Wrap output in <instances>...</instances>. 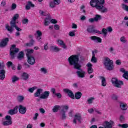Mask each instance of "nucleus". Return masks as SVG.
<instances>
[{
  "label": "nucleus",
  "mask_w": 128,
  "mask_h": 128,
  "mask_svg": "<svg viewBox=\"0 0 128 128\" xmlns=\"http://www.w3.org/2000/svg\"><path fill=\"white\" fill-rule=\"evenodd\" d=\"M86 66H87V72L88 74H92V72H94V68H92V64L88 62L86 65Z\"/></svg>",
  "instance_id": "f8f14e48"
},
{
  "label": "nucleus",
  "mask_w": 128,
  "mask_h": 128,
  "mask_svg": "<svg viewBox=\"0 0 128 128\" xmlns=\"http://www.w3.org/2000/svg\"><path fill=\"white\" fill-rule=\"evenodd\" d=\"M53 2L55 3L56 4L58 5L60 4V0H54Z\"/></svg>",
  "instance_id": "864d4df0"
},
{
  "label": "nucleus",
  "mask_w": 128,
  "mask_h": 128,
  "mask_svg": "<svg viewBox=\"0 0 128 128\" xmlns=\"http://www.w3.org/2000/svg\"><path fill=\"white\" fill-rule=\"evenodd\" d=\"M60 109L62 110V106L56 105L54 106V108H52V112H56L58 110H60Z\"/></svg>",
  "instance_id": "cd10ccee"
},
{
  "label": "nucleus",
  "mask_w": 128,
  "mask_h": 128,
  "mask_svg": "<svg viewBox=\"0 0 128 128\" xmlns=\"http://www.w3.org/2000/svg\"><path fill=\"white\" fill-rule=\"evenodd\" d=\"M100 80H102V86H106V78L104 77L100 76Z\"/></svg>",
  "instance_id": "c756f323"
},
{
  "label": "nucleus",
  "mask_w": 128,
  "mask_h": 128,
  "mask_svg": "<svg viewBox=\"0 0 128 128\" xmlns=\"http://www.w3.org/2000/svg\"><path fill=\"white\" fill-rule=\"evenodd\" d=\"M30 6L34 8V4H32V2H28L26 6V10H30Z\"/></svg>",
  "instance_id": "bb28decb"
},
{
  "label": "nucleus",
  "mask_w": 128,
  "mask_h": 128,
  "mask_svg": "<svg viewBox=\"0 0 128 128\" xmlns=\"http://www.w3.org/2000/svg\"><path fill=\"white\" fill-rule=\"evenodd\" d=\"M52 18L50 17V16H48V17L46 18L44 20V25L46 26H48Z\"/></svg>",
  "instance_id": "b1692460"
},
{
  "label": "nucleus",
  "mask_w": 128,
  "mask_h": 128,
  "mask_svg": "<svg viewBox=\"0 0 128 128\" xmlns=\"http://www.w3.org/2000/svg\"><path fill=\"white\" fill-rule=\"evenodd\" d=\"M5 120L6 121L4 122H2L3 126H11V124H12V116H5Z\"/></svg>",
  "instance_id": "1a4fd4ad"
},
{
  "label": "nucleus",
  "mask_w": 128,
  "mask_h": 128,
  "mask_svg": "<svg viewBox=\"0 0 128 128\" xmlns=\"http://www.w3.org/2000/svg\"><path fill=\"white\" fill-rule=\"evenodd\" d=\"M78 56L76 54H73L68 58L69 64L73 66L76 70H78V71L76 72L77 76L79 78H82L86 76V72L80 69L82 66L78 63Z\"/></svg>",
  "instance_id": "f257e3e1"
},
{
  "label": "nucleus",
  "mask_w": 128,
  "mask_h": 128,
  "mask_svg": "<svg viewBox=\"0 0 128 128\" xmlns=\"http://www.w3.org/2000/svg\"><path fill=\"white\" fill-rule=\"evenodd\" d=\"M8 38H6L4 39L0 42V48H4L6 46V44H8Z\"/></svg>",
  "instance_id": "aec40b11"
},
{
  "label": "nucleus",
  "mask_w": 128,
  "mask_h": 128,
  "mask_svg": "<svg viewBox=\"0 0 128 128\" xmlns=\"http://www.w3.org/2000/svg\"><path fill=\"white\" fill-rule=\"evenodd\" d=\"M69 36H74L75 34H74V32H70L69 33Z\"/></svg>",
  "instance_id": "e2e57ef3"
},
{
  "label": "nucleus",
  "mask_w": 128,
  "mask_h": 128,
  "mask_svg": "<svg viewBox=\"0 0 128 128\" xmlns=\"http://www.w3.org/2000/svg\"><path fill=\"white\" fill-rule=\"evenodd\" d=\"M19 15L18 14H15L12 18V20L10 22V26H12V24H16V20L18 18Z\"/></svg>",
  "instance_id": "f3484780"
},
{
  "label": "nucleus",
  "mask_w": 128,
  "mask_h": 128,
  "mask_svg": "<svg viewBox=\"0 0 128 128\" xmlns=\"http://www.w3.org/2000/svg\"><path fill=\"white\" fill-rule=\"evenodd\" d=\"M20 80V78L16 76H13L12 77V82H18Z\"/></svg>",
  "instance_id": "e433bc0d"
},
{
  "label": "nucleus",
  "mask_w": 128,
  "mask_h": 128,
  "mask_svg": "<svg viewBox=\"0 0 128 128\" xmlns=\"http://www.w3.org/2000/svg\"><path fill=\"white\" fill-rule=\"evenodd\" d=\"M104 65L105 68L108 70H114V62L112 60H110V58L106 57L104 60Z\"/></svg>",
  "instance_id": "f03ea898"
},
{
  "label": "nucleus",
  "mask_w": 128,
  "mask_h": 128,
  "mask_svg": "<svg viewBox=\"0 0 128 128\" xmlns=\"http://www.w3.org/2000/svg\"><path fill=\"white\" fill-rule=\"evenodd\" d=\"M17 99H18V102H22V100H24V96H18Z\"/></svg>",
  "instance_id": "4c0bfd02"
},
{
  "label": "nucleus",
  "mask_w": 128,
  "mask_h": 128,
  "mask_svg": "<svg viewBox=\"0 0 128 128\" xmlns=\"http://www.w3.org/2000/svg\"><path fill=\"white\" fill-rule=\"evenodd\" d=\"M118 126L122 128H128V124H119Z\"/></svg>",
  "instance_id": "c03bdc74"
},
{
  "label": "nucleus",
  "mask_w": 128,
  "mask_h": 128,
  "mask_svg": "<svg viewBox=\"0 0 128 128\" xmlns=\"http://www.w3.org/2000/svg\"><path fill=\"white\" fill-rule=\"evenodd\" d=\"M50 48L52 52H58L60 50V48L56 46H51Z\"/></svg>",
  "instance_id": "4be33fe9"
},
{
  "label": "nucleus",
  "mask_w": 128,
  "mask_h": 128,
  "mask_svg": "<svg viewBox=\"0 0 128 128\" xmlns=\"http://www.w3.org/2000/svg\"><path fill=\"white\" fill-rule=\"evenodd\" d=\"M93 32H95L96 34H102V32L101 31H100L98 30H94Z\"/></svg>",
  "instance_id": "3c124183"
},
{
  "label": "nucleus",
  "mask_w": 128,
  "mask_h": 128,
  "mask_svg": "<svg viewBox=\"0 0 128 128\" xmlns=\"http://www.w3.org/2000/svg\"><path fill=\"white\" fill-rule=\"evenodd\" d=\"M94 100V98H92V97H91L90 98H89L88 100H87V102L88 104H92Z\"/></svg>",
  "instance_id": "79ce46f5"
},
{
  "label": "nucleus",
  "mask_w": 128,
  "mask_h": 128,
  "mask_svg": "<svg viewBox=\"0 0 128 128\" xmlns=\"http://www.w3.org/2000/svg\"><path fill=\"white\" fill-rule=\"evenodd\" d=\"M34 40H32L30 42L26 44V46H34Z\"/></svg>",
  "instance_id": "58836bf2"
},
{
  "label": "nucleus",
  "mask_w": 128,
  "mask_h": 128,
  "mask_svg": "<svg viewBox=\"0 0 128 128\" xmlns=\"http://www.w3.org/2000/svg\"><path fill=\"white\" fill-rule=\"evenodd\" d=\"M58 42L59 44V46H62L64 43V41H62V40H58Z\"/></svg>",
  "instance_id": "4d7b16f0"
},
{
  "label": "nucleus",
  "mask_w": 128,
  "mask_h": 128,
  "mask_svg": "<svg viewBox=\"0 0 128 128\" xmlns=\"http://www.w3.org/2000/svg\"><path fill=\"white\" fill-rule=\"evenodd\" d=\"M18 106H16L14 109L10 110L8 112V114L12 116V114H16L18 112Z\"/></svg>",
  "instance_id": "a211bd4d"
},
{
  "label": "nucleus",
  "mask_w": 128,
  "mask_h": 128,
  "mask_svg": "<svg viewBox=\"0 0 128 128\" xmlns=\"http://www.w3.org/2000/svg\"><path fill=\"white\" fill-rule=\"evenodd\" d=\"M16 4H12V10H16Z\"/></svg>",
  "instance_id": "052dcab7"
},
{
  "label": "nucleus",
  "mask_w": 128,
  "mask_h": 128,
  "mask_svg": "<svg viewBox=\"0 0 128 128\" xmlns=\"http://www.w3.org/2000/svg\"><path fill=\"white\" fill-rule=\"evenodd\" d=\"M91 62H94V64H96V62H98V60L96 58V55L94 54V51L92 52V58L91 59Z\"/></svg>",
  "instance_id": "7c9ffc66"
},
{
  "label": "nucleus",
  "mask_w": 128,
  "mask_h": 128,
  "mask_svg": "<svg viewBox=\"0 0 128 128\" xmlns=\"http://www.w3.org/2000/svg\"><path fill=\"white\" fill-rule=\"evenodd\" d=\"M82 115L80 114H76L74 115L73 120L74 124H76V122H78L79 124H82Z\"/></svg>",
  "instance_id": "9d476101"
},
{
  "label": "nucleus",
  "mask_w": 128,
  "mask_h": 128,
  "mask_svg": "<svg viewBox=\"0 0 128 128\" xmlns=\"http://www.w3.org/2000/svg\"><path fill=\"white\" fill-rule=\"evenodd\" d=\"M28 62L29 64L34 65L36 63V59L34 56H28Z\"/></svg>",
  "instance_id": "4468645a"
},
{
  "label": "nucleus",
  "mask_w": 128,
  "mask_h": 128,
  "mask_svg": "<svg viewBox=\"0 0 128 128\" xmlns=\"http://www.w3.org/2000/svg\"><path fill=\"white\" fill-rule=\"evenodd\" d=\"M120 40L122 42H123L124 44L126 43L127 42L126 40V37L124 36L120 38Z\"/></svg>",
  "instance_id": "a18cd8bd"
},
{
  "label": "nucleus",
  "mask_w": 128,
  "mask_h": 128,
  "mask_svg": "<svg viewBox=\"0 0 128 128\" xmlns=\"http://www.w3.org/2000/svg\"><path fill=\"white\" fill-rule=\"evenodd\" d=\"M56 3H54V1H51L50 3L49 6L51 8H54L56 6Z\"/></svg>",
  "instance_id": "c9c22d12"
},
{
  "label": "nucleus",
  "mask_w": 128,
  "mask_h": 128,
  "mask_svg": "<svg viewBox=\"0 0 128 128\" xmlns=\"http://www.w3.org/2000/svg\"><path fill=\"white\" fill-rule=\"evenodd\" d=\"M120 122H124V116H122V115H121L120 116Z\"/></svg>",
  "instance_id": "bf43d9fd"
},
{
  "label": "nucleus",
  "mask_w": 128,
  "mask_h": 128,
  "mask_svg": "<svg viewBox=\"0 0 128 128\" xmlns=\"http://www.w3.org/2000/svg\"><path fill=\"white\" fill-rule=\"evenodd\" d=\"M40 72L44 74H48V70L46 68H40Z\"/></svg>",
  "instance_id": "f704fd0d"
},
{
  "label": "nucleus",
  "mask_w": 128,
  "mask_h": 128,
  "mask_svg": "<svg viewBox=\"0 0 128 128\" xmlns=\"http://www.w3.org/2000/svg\"><path fill=\"white\" fill-rule=\"evenodd\" d=\"M102 34H103L104 36H106V34H108V30L106 28H104L102 30Z\"/></svg>",
  "instance_id": "ea45409f"
},
{
  "label": "nucleus",
  "mask_w": 128,
  "mask_h": 128,
  "mask_svg": "<svg viewBox=\"0 0 128 128\" xmlns=\"http://www.w3.org/2000/svg\"><path fill=\"white\" fill-rule=\"evenodd\" d=\"M54 30H60V26H58V24H56L54 26Z\"/></svg>",
  "instance_id": "0e129e2a"
},
{
  "label": "nucleus",
  "mask_w": 128,
  "mask_h": 128,
  "mask_svg": "<svg viewBox=\"0 0 128 128\" xmlns=\"http://www.w3.org/2000/svg\"><path fill=\"white\" fill-rule=\"evenodd\" d=\"M50 91H45L43 94H42L40 98L42 100H46V98H48V96H50Z\"/></svg>",
  "instance_id": "ddd939ff"
},
{
  "label": "nucleus",
  "mask_w": 128,
  "mask_h": 128,
  "mask_svg": "<svg viewBox=\"0 0 128 128\" xmlns=\"http://www.w3.org/2000/svg\"><path fill=\"white\" fill-rule=\"evenodd\" d=\"M26 128H32V124H28L27 125Z\"/></svg>",
  "instance_id": "774afa93"
},
{
  "label": "nucleus",
  "mask_w": 128,
  "mask_h": 128,
  "mask_svg": "<svg viewBox=\"0 0 128 128\" xmlns=\"http://www.w3.org/2000/svg\"><path fill=\"white\" fill-rule=\"evenodd\" d=\"M17 58L19 60H22L24 58V52L21 51L18 54Z\"/></svg>",
  "instance_id": "5701e85b"
},
{
  "label": "nucleus",
  "mask_w": 128,
  "mask_h": 128,
  "mask_svg": "<svg viewBox=\"0 0 128 128\" xmlns=\"http://www.w3.org/2000/svg\"><path fill=\"white\" fill-rule=\"evenodd\" d=\"M14 28H15L18 32H20V30H22V29L16 26V24L10 25V26L8 24L6 25V30H7L8 32H14Z\"/></svg>",
  "instance_id": "423d86ee"
},
{
  "label": "nucleus",
  "mask_w": 128,
  "mask_h": 128,
  "mask_svg": "<svg viewBox=\"0 0 128 128\" xmlns=\"http://www.w3.org/2000/svg\"><path fill=\"white\" fill-rule=\"evenodd\" d=\"M6 4V1L2 0V2H1L2 6H4Z\"/></svg>",
  "instance_id": "338daca9"
},
{
  "label": "nucleus",
  "mask_w": 128,
  "mask_h": 128,
  "mask_svg": "<svg viewBox=\"0 0 128 128\" xmlns=\"http://www.w3.org/2000/svg\"><path fill=\"white\" fill-rule=\"evenodd\" d=\"M62 109L60 111V116L61 120H66V112H68V106H62Z\"/></svg>",
  "instance_id": "20e7f679"
},
{
  "label": "nucleus",
  "mask_w": 128,
  "mask_h": 128,
  "mask_svg": "<svg viewBox=\"0 0 128 128\" xmlns=\"http://www.w3.org/2000/svg\"><path fill=\"white\" fill-rule=\"evenodd\" d=\"M96 10H98L100 12H101L104 13V12H108V8L104 6L103 5H102L100 6H98L96 8Z\"/></svg>",
  "instance_id": "dca6fc26"
},
{
  "label": "nucleus",
  "mask_w": 128,
  "mask_h": 128,
  "mask_svg": "<svg viewBox=\"0 0 128 128\" xmlns=\"http://www.w3.org/2000/svg\"><path fill=\"white\" fill-rule=\"evenodd\" d=\"M104 0H92L90 2L91 6L96 8L98 6H100L104 5Z\"/></svg>",
  "instance_id": "7ed1b4c3"
},
{
  "label": "nucleus",
  "mask_w": 128,
  "mask_h": 128,
  "mask_svg": "<svg viewBox=\"0 0 128 128\" xmlns=\"http://www.w3.org/2000/svg\"><path fill=\"white\" fill-rule=\"evenodd\" d=\"M28 19L24 18L22 20V24H28Z\"/></svg>",
  "instance_id": "09e8293b"
},
{
  "label": "nucleus",
  "mask_w": 128,
  "mask_h": 128,
  "mask_svg": "<svg viewBox=\"0 0 128 128\" xmlns=\"http://www.w3.org/2000/svg\"><path fill=\"white\" fill-rule=\"evenodd\" d=\"M64 92L68 94V96L69 98H72L74 100V92H72L71 90H70L68 88H65L63 90Z\"/></svg>",
  "instance_id": "9b49d317"
},
{
  "label": "nucleus",
  "mask_w": 128,
  "mask_h": 128,
  "mask_svg": "<svg viewBox=\"0 0 128 128\" xmlns=\"http://www.w3.org/2000/svg\"><path fill=\"white\" fill-rule=\"evenodd\" d=\"M50 22H52V24H56L58 21H56V19H52L50 20Z\"/></svg>",
  "instance_id": "680f3d73"
},
{
  "label": "nucleus",
  "mask_w": 128,
  "mask_h": 128,
  "mask_svg": "<svg viewBox=\"0 0 128 128\" xmlns=\"http://www.w3.org/2000/svg\"><path fill=\"white\" fill-rule=\"evenodd\" d=\"M42 92V90L40 88L38 89L36 93L34 94V96L38 98L40 96V93Z\"/></svg>",
  "instance_id": "2f4dec72"
},
{
  "label": "nucleus",
  "mask_w": 128,
  "mask_h": 128,
  "mask_svg": "<svg viewBox=\"0 0 128 128\" xmlns=\"http://www.w3.org/2000/svg\"><path fill=\"white\" fill-rule=\"evenodd\" d=\"M103 126H100L98 128H112V126H114V122L112 120H110L109 122L104 121L103 122Z\"/></svg>",
  "instance_id": "6e6552de"
},
{
  "label": "nucleus",
  "mask_w": 128,
  "mask_h": 128,
  "mask_svg": "<svg viewBox=\"0 0 128 128\" xmlns=\"http://www.w3.org/2000/svg\"><path fill=\"white\" fill-rule=\"evenodd\" d=\"M123 78H126V80H128V72L126 71L125 73L123 74Z\"/></svg>",
  "instance_id": "de8ad7c7"
},
{
  "label": "nucleus",
  "mask_w": 128,
  "mask_h": 128,
  "mask_svg": "<svg viewBox=\"0 0 128 128\" xmlns=\"http://www.w3.org/2000/svg\"><path fill=\"white\" fill-rule=\"evenodd\" d=\"M16 44H12L10 48V56L12 58H14V55L20 52V49L16 48Z\"/></svg>",
  "instance_id": "0eeeda50"
},
{
  "label": "nucleus",
  "mask_w": 128,
  "mask_h": 128,
  "mask_svg": "<svg viewBox=\"0 0 128 128\" xmlns=\"http://www.w3.org/2000/svg\"><path fill=\"white\" fill-rule=\"evenodd\" d=\"M36 34L38 35V36H42V33L40 30L36 31Z\"/></svg>",
  "instance_id": "603ef678"
},
{
  "label": "nucleus",
  "mask_w": 128,
  "mask_h": 128,
  "mask_svg": "<svg viewBox=\"0 0 128 128\" xmlns=\"http://www.w3.org/2000/svg\"><path fill=\"white\" fill-rule=\"evenodd\" d=\"M107 32H112V28L111 26H109L107 28Z\"/></svg>",
  "instance_id": "6e6d98bb"
},
{
  "label": "nucleus",
  "mask_w": 128,
  "mask_h": 128,
  "mask_svg": "<svg viewBox=\"0 0 128 128\" xmlns=\"http://www.w3.org/2000/svg\"><path fill=\"white\" fill-rule=\"evenodd\" d=\"M26 52L27 58L28 56H32L30 55V54L34 53V49H27Z\"/></svg>",
  "instance_id": "c85d7f7f"
},
{
  "label": "nucleus",
  "mask_w": 128,
  "mask_h": 128,
  "mask_svg": "<svg viewBox=\"0 0 128 128\" xmlns=\"http://www.w3.org/2000/svg\"><path fill=\"white\" fill-rule=\"evenodd\" d=\"M39 12H40V14H41V16H46V13L42 10H40Z\"/></svg>",
  "instance_id": "13d9d810"
},
{
  "label": "nucleus",
  "mask_w": 128,
  "mask_h": 128,
  "mask_svg": "<svg viewBox=\"0 0 128 128\" xmlns=\"http://www.w3.org/2000/svg\"><path fill=\"white\" fill-rule=\"evenodd\" d=\"M38 113H36L34 114V116L33 117V120H36L38 118Z\"/></svg>",
  "instance_id": "5fc2aeb1"
},
{
  "label": "nucleus",
  "mask_w": 128,
  "mask_h": 128,
  "mask_svg": "<svg viewBox=\"0 0 128 128\" xmlns=\"http://www.w3.org/2000/svg\"><path fill=\"white\" fill-rule=\"evenodd\" d=\"M18 108L20 114H24L26 112V108L24 106L22 105H20Z\"/></svg>",
  "instance_id": "2eb2a0df"
},
{
  "label": "nucleus",
  "mask_w": 128,
  "mask_h": 128,
  "mask_svg": "<svg viewBox=\"0 0 128 128\" xmlns=\"http://www.w3.org/2000/svg\"><path fill=\"white\" fill-rule=\"evenodd\" d=\"M112 100H118V96H116V95L113 94L112 96Z\"/></svg>",
  "instance_id": "8fccbe9b"
},
{
  "label": "nucleus",
  "mask_w": 128,
  "mask_h": 128,
  "mask_svg": "<svg viewBox=\"0 0 128 128\" xmlns=\"http://www.w3.org/2000/svg\"><path fill=\"white\" fill-rule=\"evenodd\" d=\"M36 90V86H34V87H32V88H30L28 89V92H34V90Z\"/></svg>",
  "instance_id": "49530a36"
},
{
  "label": "nucleus",
  "mask_w": 128,
  "mask_h": 128,
  "mask_svg": "<svg viewBox=\"0 0 128 128\" xmlns=\"http://www.w3.org/2000/svg\"><path fill=\"white\" fill-rule=\"evenodd\" d=\"M28 78H30V74L26 72L22 73L21 74V80H28Z\"/></svg>",
  "instance_id": "6ab92c4d"
},
{
  "label": "nucleus",
  "mask_w": 128,
  "mask_h": 128,
  "mask_svg": "<svg viewBox=\"0 0 128 128\" xmlns=\"http://www.w3.org/2000/svg\"><path fill=\"white\" fill-rule=\"evenodd\" d=\"M94 26H90L87 28V32L90 34L92 32H94Z\"/></svg>",
  "instance_id": "72a5a7b5"
},
{
  "label": "nucleus",
  "mask_w": 128,
  "mask_h": 128,
  "mask_svg": "<svg viewBox=\"0 0 128 128\" xmlns=\"http://www.w3.org/2000/svg\"><path fill=\"white\" fill-rule=\"evenodd\" d=\"M122 10H126V12H128V6L126 5L125 4H122Z\"/></svg>",
  "instance_id": "a19ab883"
},
{
  "label": "nucleus",
  "mask_w": 128,
  "mask_h": 128,
  "mask_svg": "<svg viewBox=\"0 0 128 128\" xmlns=\"http://www.w3.org/2000/svg\"><path fill=\"white\" fill-rule=\"evenodd\" d=\"M120 108L122 110H128V104L126 103H121L120 104Z\"/></svg>",
  "instance_id": "a878e982"
},
{
  "label": "nucleus",
  "mask_w": 128,
  "mask_h": 128,
  "mask_svg": "<svg viewBox=\"0 0 128 128\" xmlns=\"http://www.w3.org/2000/svg\"><path fill=\"white\" fill-rule=\"evenodd\" d=\"M91 40H94V42H102V39L100 37L96 36H92L90 38Z\"/></svg>",
  "instance_id": "412c9836"
},
{
  "label": "nucleus",
  "mask_w": 128,
  "mask_h": 128,
  "mask_svg": "<svg viewBox=\"0 0 128 128\" xmlns=\"http://www.w3.org/2000/svg\"><path fill=\"white\" fill-rule=\"evenodd\" d=\"M82 98V92H78L75 94V98L76 100H80Z\"/></svg>",
  "instance_id": "473e14b6"
},
{
  "label": "nucleus",
  "mask_w": 128,
  "mask_h": 128,
  "mask_svg": "<svg viewBox=\"0 0 128 128\" xmlns=\"http://www.w3.org/2000/svg\"><path fill=\"white\" fill-rule=\"evenodd\" d=\"M102 19V16L100 15H96L94 20H95V22H98V20Z\"/></svg>",
  "instance_id": "37998d69"
},
{
  "label": "nucleus",
  "mask_w": 128,
  "mask_h": 128,
  "mask_svg": "<svg viewBox=\"0 0 128 128\" xmlns=\"http://www.w3.org/2000/svg\"><path fill=\"white\" fill-rule=\"evenodd\" d=\"M112 82L116 88H120V86L124 85L122 81H120L116 78H112Z\"/></svg>",
  "instance_id": "39448f33"
},
{
  "label": "nucleus",
  "mask_w": 128,
  "mask_h": 128,
  "mask_svg": "<svg viewBox=\"0 0 128 128\" xmlns=\"http://www.w3.org/2000/svg\"><path fill=\"white\" fill-rule=\"evenodd\" d=\"M60 46L64 50H66V44H64V42L62 45Z\"/></svg>",
  "instance_id": "69168bd1"
},
{
  "label": "nucleus",
  "mask_w": 128,
  "mask_h": 128,
  "mask_svg": "<svg viewBox=\"0 0 128 128\" xmlns=\"http://www.w3.org/2000/svg\"><path fill=\"white\" fill-rule=\"evenodd\" d=\"M4 74H6V71L4 70H0V80H4V78H6Z\"/></svg>",
  "instance_id": "393cba45"
}]
</instances>
